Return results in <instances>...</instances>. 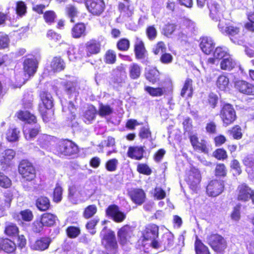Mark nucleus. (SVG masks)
Masks as SVG:
<instances>
[{
	"instance_id": "nucleus-8",
	"label": "nucleus",
	"mask_w": 254,
	"mask_h": 254,
	"mask_svg": "<svg viewBox=\"0 0 254 254\" xmlns=\"http://www.w3.org/2000/svg\"><path fill=\"white\" fill-rule=\"evenodd\" d=\"M85 6L87 11L94 16L101 15L106 7L104 0H86Z\"/></svg>"
},
{
	"instance_id": "nucleus-53",
	"label": "nucleus",
	"mask_w": 254,
	"mask_h": 254,
	"mask_svg": "<svg viewBox=\"0 0 254 254\" xmlns=\"http://www.w3.org/2000/svg\"><path fill=\"white\" fill-rule=\"evenodd\" d=\"M67 236L70 239H74L77 237L80 234V229L79 227L69 226L65 230Z\"/></svg>"
},
{
	"instance_id": "nucleus-28",
	"label": "nucleus",
	"mask_w": 254,
	"mask_h": 254,
	"mask_svg": "<svg viewBox=\"0 0 254 254\" xmlns=\"http://www.w3.org/2000/svg\"><path fill=\"white\" fill-rule=\"evenodd\" d=\"M192 84V80L191 78H187L181 90V96L187 98H191L193 92Z\"/></svg>"
},
{
	"instance_id": "nucleus-2",
	"label": "nucleus",
	"mask_w": 254,
	"mask_h": 254,
	"mask_svg": "<svg viewBox=\"0 0 254 254\" xmlns=\"http://www.w3.org/2000/svg\"><path fill=\"white\" fill-rule=\"evenodd\" d=\"M79 152V146L69 138H62L59 140L54 149V154L61 158H74L78 156Z\"/></svg>"
},
{
	"instance_id": "nucleus-5",
	"label": "nucleus",
	"mask_w": 254,
	"mask_h": 254,
	"mask_svg": "<svg viewBox=\"0 0 254 254\" xmlns=\"http://www.w3.org/2000/svg\"><path fill=\"white\" fill-rule=\"evenodd\" d=\"M206 240L207 244L215 252L223 253L227 247V243L225 239L217 233L208 235Z\"/></svg>"
},
{
	"instance_id": "nucleus-48",
	"label": "nucleus",
	"mask_w": 254,
	"mask_h": 254,
	"mask_svg": "<svg viewBox=\"0 0 254 254\" xmlns=\"http://www.w3.org/2000/svg\"><path fill=\"white\" fill-rule=\"evenodd\" d=\"M97 111L93 105H89L84 113L83 117L87 121L90 122L95 119Z\"/></svg>"
},
{
	"instance_id": "nucleus-9",
	"label": "nucleus",
	"mask_w": 254,
	"mask_h": 254,
	"mask_svg": "<svg viewBox=\"0 0 254 254\" xmlns=\"http://www.w3.org/2000/svg\"><path fill=\"white\" fill-rule=\"evenodd\" d=\"M189 138L194 151L204 154H207L209 152V147L207 142L205 139H201L200 140L196 134H190Z\"/></svg>"
},
{
	"instance_id": "nucleus-36",
	"label": "nucleus",
	"mask_w": 254,
	"mask_h": 254,
	"mask_svg": "<svg viewBox=\"0 0 254 254\" xmlns=\"http://www.w3.org/2000/svg\"><path fill=\"white\" fill-rule=\"evenodd\" d=\"M227 134L233 139L240 140L243 137L242 128L240 126L235 125L226 131Z\"/></svg>"
},
{
	"instance_id": "nucleus-12",
	"label": "nucleus",
	"mask_w": 254,
	"mask_h": 254,
	"mask_svg": "<svg viewBox=\"0 0 254 254\" xmlns=\"http://www.w3.org/2000/svg\"><path fill=\"white\" fill-rule=\"evenodd\" d=\"M133 51L137 60L145 59L147 56V51L143 40L138 37H136L133 44Z\"/></svg>"
},
{
	"instance_id": "nucleus-34",
	"label": "nucleus",
	"mask_w": 254,
	"mask_h": 254,
	"mask_svg": "<svg viewBox=\"0 0 254 254\" xmlns=\"http://www.w3.org/2000/svg\"><path fill=\"white\" fill-rule=\"evenodd\" d=\"M51 67L54 72H60L64 69L65 63L60 56L53 58L51 63Z\"/></svg>"
},
{
	"instance_id": "nucleus-3",
	"label": "nucleus",
	"mask_w": 254,
	"mask_h": 254,
	"mask_svg": "<svg viewBox=\"0 0 254 254\" xmlns=\"http://www.w3.org/2000/svg\"><path fill=\"white\" fill-rule=\"evenodd\" d=\"M219 116L224 127L232 125L237 119L236 111L233 106L228 103H225L221 106Z\"/></svg>"
},
{
	"instance_id": "nucleus-55",
	"label": "nucleus",
	"mask_w": 254,
	"mask_h": 254,
	"mask_svg": "<svg viewBox=\"0 0 254 254\" xmlns=\"http://www.w3.org/2000/svg\"><path fill=\"white\" fill-rule=\"evenodd\" d=\"M138 136L141 140L148 139L151 138L152 132L149 126L142 127L139 130Z\"/></svg>"
},
{
	"instance_id": "nucleus-14",
	"label": "nucleus",
	"mask_w": 254,
	"mask_h": 254,
	"mask_svg": "<svg viewBox=\"0 0 254 254\" xmlns=\"http://www.w3.org/2000/svg\"><path fill=\"white\" fill-rule=\"evenodd\" d=\"M127 195L132 201L136 205H140L146 200V194L140 188H134L127 191Z\"/></svg>"
},
{
	"instance_id": "nucleus-39",
	"label": "nucleus",
	"mask_w": 254,
	"mask_h": 254,
	"mask_svg": "<svg viewBox=\"0 0 254 254\" xmlns=\"http://www.w3.org/2000/svg\"><path fill=\"white\" fill-rule=\"evenodd\" d=\"M144 91L150 96L160 97L163 96L165 92L164 87H152L150 86H145L144 87Z\"/></svg>"
},
{
	"instance_id": "nucleus-10",
	"label": "nucleus",
	"mask_w": 254,
	"mask_h": 254,
	"mask_svg": "<svg viewBox=\"0 0 254 254\" xmlns=\"http://www.w3.org/2000/svg\"><path fill=\"white\" fill-rule=\"evenodd\" d=\"M253 189L247 184L242 183L238 185L235 190L236 199L238 201L247 202L250 200V197Z\"/></svg>"
},
{
	"instance_id": "nucleus-27",
	"label": "nucleus",
	"mask_w": 254,
	"mask_h": 254,
	"mask_svg": "<svg viewBox=\"0 0 254 254\" xmlns=\"http://www.w3.org/2000/svg\"><path fill=\"white\" fill-rule=\"evenodd\" d=\"M64 92L69 97L73 95L77 96L78 95L77 82L75 81L66 80L62 83Z\"/></svg>"
},
{
	"instance_id": "nucleus-59",
	"label": "nucleus",
	"mask_w": 254,
	"mask_h": 254,
	"mask_svg": "<svg viewBox=\"0 0 254 254\" xmlns=\"http://www.w3.org/2000/svg\"><path fill=\"white\" fill-rule=\"evenodd\" d=\"M138 173L146 176L150 175L152 171L149 166L146 163H139L136 168Z\"/></svg>"
},
{
	"instance_id": "nucleus-22",
	"label": "nucleus",
	"mask_w": 254,
	"mask_h": 254,
	"mask_svg": "<svg viewBox=\"0 0 254 254\" xmlns=\"http://www.w3.org/2000/svg\"><path fill=\"white\" fill-rule=\"evenodd\" d=\"M207 6L209 10V16L215 21H220L222 16V11L220 5L214 1L208 2Z\"/></svg>"
},
{
	"instance_id": "nucleus-13",
	"label": "nucleus",
	"mask_w": 254,
	"mask_h": 254,
	"mask_svg": "<svg viewBox=\"0 0 254 254\" xmlns=\"http://www.w3.org/2000/svg\"><path fill=\"white\" fill-rule=\"evenodd\" d=\"M234 87L242 94L254 96V84L246 80H239L235 82Z\"/></svg>"
},
{
	"instance_id": "nucleus-21",
	"label": "nucleus",
	"mask_w": 254,
	"mask_h": 254,
	"mask_svg": "<svg viewBox=\"0 0 254 254\" xmlns=\"http://www.w3.org/2000/svg\"><path fill=\"white\" fill-rule=\"evenodd\" d=\"M134 230L133 227L129 224H125L119 229L117 235L120 243L124 244L130 238Z\"/></svg>"
},
{
	"instance_id": "nucleus-56",
	"label": "nucleus",
	"mask_w": 254,
	"mask_h": 254,
	"mask_svg": "<svg viewBox=\"0 0 254 254\" xmlns=\"http://www.w3.org/2000/svg\"><path fill=\"white\" fill-rule=\"evenodd\" d=\"M166 51V46L164 42L159 41L154 46L152 52L155 55L162 54Z\"/></svg>"
},
{
	"instance_id": "nucleus-15",
	"label": "nucleus",
	"mask_w": 254,
	"mask_h": 254,
	"mask_svg": "<svg viewBox=\"0 0 254 254\" xmlns=\"http://www.w3.org/2000/svg\"><path fill=\"white\" fill-rule=\"evenodd\" d=\"M159 236V226L155 224L149 223L145 226L142 232L143 241L156 239Z\"/></svg>"
},
{
	"instance_id": "nucleus-35",
	"label": "nucleus",
	"mask_w": 254,
	"mask_h": 254,
	"mask_svg": "<svg viewBox=\"0 0 254 254\" xmlns=\"http://www.w3.org/2000/svg\"><path fill=\"white\" fill-rule=\"evenodd\" d=\"M127 214L125 212L120 211L119 207L112 204V220L117 223H121L126 219Z\"/></svg>"
},
{
	"instance_id": "nucleus-49",
	"label": "nucleus",
	"mask_w": 254,
	"mask_h": 254,
	"mask_svg": "<svg viewBox=\"0 0 254 254\" xmlns=\"http://www.w3.org/2000/svg\"><path fill=\"white\" fill-rule=\"evenodd\" d=\"M227 175V169L222 163L217 164L214 169V175L219 178H225Z\"/></svg>"
},
{
	"instance_id": "nucleus-30",
	"label": "nucleus",
	"mask_w": 254,
	"mask_h": 254,
	"mask_svg": "<svg viewBox=\"0 0 254 254\" xmlns=\"http://www.w3.org/2000/svg\"><path fill=\"white\" fill-rule=\"evenodd\" d=\"M35 206L40 211H46L51 207V202L49 198L45 195L38 196L35 200Z\"/></svg>"
},
{
	"instance_id": "nucleus-26",
	"label": "nucleus",
	"mask_w": 254,
	"mask_h": 254,
	"mask_svg": "<svg viewBox=\"0 0 254 254\" xmlns=\"http://www.w3.org/2000/svg\"><path fill=\"white\" fill-rule=\"evenodd\" d=\"M17 118L29 124H35L37 122L36 116L28 111L19 110L16 113Z\"/></svg>"
},
{
	"instance_id": "nucleus-25",
	"label": "nucleus",
	"mask_w": 254,
	"mask_h": 254,
	"mask_svg": "<svg viewBox=\"0 0 254 254\" xmlns=\"http://www.w3.org/2000/svg\"><path fill=\"white\" fill-rule=\"evenodd\" d=\"M34 126L24 127L23 132L25 138L27 140H31L35 138L41 131V126L39 124H35Z\"/></svg>"
},
{
	"instance_id": "nucleus-54",
	"label": "nucleus",
	"mask_w": 254,
	"mask_h": 254,
	"mask_svg": "<svg viewBox=\"0 0 254 254\" xmlns=\"http://www.w3.org/2000/svg\"><path fill=\"white\" fill-rule=\"evenodd\" d=\"M51 140L50 136L43 134L37 139L38 144L42 148H46L51 145Z\"/></svg>"
},
{
	"instance_id": "nucleus-6",
	"label": "nucleus",
	"mask_w": 254,
	"mask_h": 254,
	"mask_svg": "<svg viewBox=\"0 0 254 254\" xmlns=\"http://www.w3.org/2000/svg\"><path fill=\"white\" fill-rule=\"evenodd\" d=\"M201 180L200 171L194 167H191L186 181L190 189L194 191L199 188Z\"/></svg>"
},
{
	"instance_id": "nucleus-20",
	"label": "nucleus",
	"mask_w": 254,
	"mask_h": 254,
	"mask_svg": "<svg viewBox=\"0 0 254 254\" xmlns=\"http://www.w3.org/2000/svg\"><path fill=\"white\" fill-rule=\"evenodd\" d=\"M52 242L51 239L48 236L38 238L34 243L32 244L30 248L33 250L43 251L48 249Z\"/></svg>"
},
{
	"instance_id": "nucleus-57",
	"label": "nucleus",
	"mask_w": 254,
	"mask_h": 254,
	"mask_svg": "<svg viewBox=\"0 0 254 254\" xmlns=\"http://www.w3.org/2000/svg\"><path fill=\"white\" fill-rule=\"evenodd\" d=\"M27 6L25 3L21 0L16 3L15 11L17 15L20 17L24 16L27 12Z\"/></svg>"
},
{
	"instance_id": "nucleus-40",
	"label": "nucleus",
	"mask_w": 254,
	"mask_h": 254,
	"mask_svg": "<svg viewBox=\"0 0 254 254\" xmlns=\"http://www.w3.org/2000/svg\"><path fill=\"white\" fill-rule=\"evenodd\" d=\"M57 216L51 213H44L41 216V220L44 226L51 227L56 223Z\"/></svg>"
},
{
	"instance_id": "nucleus-29",
	"label": "nucleus",
	"mask_w": 254,
	"mask_h": 254,
	"mask_svg": "<svg viewBox=\"0 0 254 254\" xmlns=\"http://www.w3.org/2000/svg\"><path fill=\"white\" fill-rule=\"evenodd\" d=\"M19 233V228L15 223L9 222L5 223L3 233L8 238H15L18 236Z\"/></svg>"
},
{
	"instance_id": "nucleus-45",
	"label": "nucleus",
	"mask_w": 254,
	"mask_h": 254,
	"mask_svg": "<svg viewBox=\"0 0 254 254\" xmlns=\"http://www.w3.org/2000/svg\"><path fill=\"white\" fill-rule=\"evenodd\" d=\"M97 207L95 204L88 205L84 208L82 212V216L85 219H90L97 213Z\"/></svg>"
},
{
	"instance_id": "nucleus-44",
	"label": "nucleus",
	"mask_w": 254,
	"mask_h": 254,
	"mask_svg": "<svg viewBox=\"0 0 254 254\" xmlns=\"http://www.w3.org/2000/svg\"><path fill=\"white\" fill-rule=\"evenodd\" d=\"M229 84V79L223 74L218 76L216 81V85L221 91H225L228 88Z\"/></svg>"
},
{
	"instance_id": "nucleus-16",
	"label": "nucleus",
	"mask_w": 254,
	"mask_h": 254,
	"mask_svg": "<svg viewBox=\"0 0 254 254\" xmlns=\"http://www.w3.org/2000/svg\"><path fill=\"white\" fill-rule=\"evenodd\" d=\"M215 46L214 40L210 37L202 36L199 39V48L205 55H210L213 51Z\"/></svg>"
},
{
	"instance_id": "nucleus-60",
	"label": "nucleus",
	"mask_w": 254,
	"mask_h": 254,
	"mask_svg": "<svg viewBox=\"0 0 254 254\" xmlns=\"http://www.w3.org/2000/svg\"><path fill=\"white\" fill-rule=\"evenodd\" d=\"M229 55V54L222 47H217L213 52V56L217 60H222Z\"/></svg>"
},
{
	"instance_id": "nucleus-17",
	"label": "nucleus",
	"mask_w": 254,
	"mask_h": 254,
	"mask_svg": "<svg viewBox=\"0 0 254 254\" xmlns=\"http://www.w3.org/2000/svg\"><path fill=\"white\" fill-rule=\"evenodd\" d=\"M17 249L15 243L8 238L0 237V252L8 254H15Z\"/></svg>"
},
{
	"instance_id": "nucleus-50",
	"label": "nucleus",
	"mask_w": 254,
	"mask_h": 254,
	"mask_svg": "<svg viewBox=\"0 0 254 254\" xmlns=\"http://www.w3.org/2000/svg\"><path fill=\"white\" fill-rule=\"evenodd\" d=\"M118 9L121 14L124 15L130 16L133 12L132 8H131L130 5L126 4L123 2H119L118 5Z\"/></svg>"
},
{
	"instance_id": "nucleus-46",
	"label": "nucleus",
	"mask_w": 254,
	"mask_h": 254,
	"mask_svg": "<svg viewBox=\"0 0 254 254\" xmlns=\"http://www.w3.org/2000/svg\"><path fill=\"white\" fill-rule=\"evenodd\" d=\"M63 189L62 187L59 184H57L53 190L52 196L53 202L55 203L61 202L63 199Z\"/></svg>"
},
{
	"instance_id": "nucleus-51",
	"label": "nucleus",
	"mask_w": 254,
	"mask_h": 254,
	"mask_svg": "<svg viewBox=\"0 0 254 254\" xmlns=\"http://www.w3.org/2000/svg\"><path fill=\"white\" fill-rule=\"evenodd\" d=\"M19 131L16 128H9L6 133V138L9 142H14L19 138Z\"/></svg>"
},
{
	"instance_id": "nucleus-23",
	"label": "nucleus",
	"mask_w": 254,
	"mask_h": 254,
	"mask_svg": "<svg viewBox=\"0 0 254 254\" xmlns=\"http://www.w3.org/2000/svg\"><path fill=\"white\" fill-rule=\"evenodd\" d=\"M144 147L142 146H133L128 147L127 155L128 157L136 160H140L144 157Z\"/></svg>"
},
{
	"instance_id": "nucleus-42",
	"label": "nucleus",
	"mask_w": 254,
	"mask_h": 254,
	"mask_svg": "<svg viewBox=\"0 0 254 254\" xmlns=\"http://www.w3.org/2000/svg\"><path fill=\"white\" fill-rule=\"evenodd\" d=\"M128 72L130 79L133 80L137 79L141 75V68L137 64L132 63L129 67Z\"/></svg>"
},
{
	"instance_id": "nucleus-18",
	"label": "nucleus",
	"mask_w": 254,
	"mask_h": 254,
	"mask_svg": "<svg viewBox=\"0 0 254 254\" xmlns=\"http://www.w3.org/2000/svg\"><path fill=\"white\" fill-rule=\"evenodd\" d=\"M101 42L95 39L88 41L85 45L86 57H90L99 54L101 51Z\"/></svg>"
},
{
	"instance_id": "nucleus-24",
	"label": "nucleus",
	"mask_w": 254,
	"mask_h": 254,
	"mask_svg": "<svg viewBox=\"0 0 254 254\" xmlns=\"http://www.w3.org/2000/svg\"><path fill=\"white\" fill-rule=\"evenodd\" d=\"M71 35L73 38L79 39L86 35V26L83 22H77L71 29Z\"/></svg>"
},
{
	"instance_id": "nucleus-43",
	"label": "nucleus",
	"mask_w": 254,
	"mask_h": 254,
	"mask_svg": "<svg viewBox=\"0 0 254 254\" xmlns=\"http://www.w3.org/2000/svg\"><path fill=\"white\" fill-rule=\"evenodd\" d=\"M107 227L104 226L101 232L103 235L101 243L105 248L109 249L111 248V232L107 233Z\"/></svg>"
},
{
	"instance_id": "nucleus-58",
	"label": "nucleus",
	"mask_w": 254,
	"mask_h": 254,
	"mask_svg": "<svg viewBox=\"0 0 254 254\" xmlns=\"http://www.w3.org/2000/svg\"><path fill=\"white\" fill-rule=\"evenodd\" d=\"M145 34L148 40L150 41L154 40L157 36V30L155 25L148 26L145 30Z\"/></svg>"
},
{
	"instance_id": "nucleus-41",
	"label": "nucleus",
	"mask_w": 254,
	"mask_h": 254,
	"mask_svg": "<svg viewBox=\"0 0 254 254\" xmlns=\"http://www.w3.org/2000/svg\"><path fill=\"white\" fill-rule=\"evenodd\" d=\"M38 111L41 116L43 121L45 123H48L55 119V113L52 108L40 109Z\"/></svg>"
},
{
	"instance_id": "nucleus-47",
	"label": "nucleus",
	"mask_w": 254,
	"mask_h": 254,
	"mask_svg": "<svg viewBox=\"0 0 254 254\" xmlns=\"http://www.w3.org/2000/svg\"><path fill=\"white\" fill-rule=\"evenodd\" d=\"M177 25L175 23L168 22L165 24L162 29V33L166 37H170L177 30Z\"/></svg>"
},
{
	"instance_id": "nucleus-19",
	"label": "nucleus",
	"mask_w": 254,
	"mask_h": 254,
	"mask_svg": "<svg viewBox=\"0 0 254 254\" xmlns=\"http://www.w3.org/2000/svg\"><path fill=\"white\" fill-rule=\"evenodd\" d=\"M39 96L41 102L38 105V109L52 108L54 106L53 98L51 93L47 91H40Z\"/></svg>"
},
{
	"instance_id": "nucleus-37",
	"label": "nucleus",
	"mask_w": 254,
	"mask_h": 254,
	"mask_svg": "<svg viewBox=\"0 0 254 254\" xmlns=\"http://www.w3.org/2000/svg\"><path fill=\"white\" fill-rule=\"evenodd\" d=\"M236 63L229 55L222 59L220 64V68L222 70L230 71L235 68Z\"/></svg>"
},
{
	"instance_id": "nucleus-38",
	"label": "nucleus",
	"mask_w": 254,
	"mask_h": 254,
	"mask_svg": "<svg viewBox=\"0 0 254 254\" xmlns=\"http://www.w3.org/2000/svg\"><path fill=\"white\" fill-rule=\"evenodd\" d=\"M194 246L195 254H211L208 248L197 236L195 237Z\"/></svg>"
},
{
	"instance_id": "nucleus-7",
	"label": "nucleus",
	"mask_w": 254,
	"mask_h": 254,
	"mask_svg": "<svg viewBox=\"0 0 254 254\" xmlns=\"http://www.w3.org/2000/svg\"><path fill=\"white\" fill-rule=\"evenodd\" d=\"M224 188L223 181L213 179L208 183L206 187V192L209 196L216 197L223 192Z\"/></svg>"
},
{
	"instance_id": "nucleus-4",
	"label": "nucleus",
	"mask_w": 254,
	"mask_h": 254,
	"mask_svg": "<svg viewBox=\"0 0 254 254\" xmlns=\"http://www.w3.org/2000/svg\"><path fill=\"white\" fill-rule=\"evenodd\" d=\"M18 171L22 179L26 182H31L36 176V169L33 164L27 159L22 160L19 163Z\"/></svg>"
},
{
	"instance_id": "nucleus-11",
	"label": "nucleus",
	"mask_w": 254,
	"mask_h": 254,
	"mask_svg": "<svg viewBox=\"0 0 254 254\" xmlns=\"http://www.w3.org/2000/svg\"><path fill=\"white\" fill-rule=\"evenodd\" d=\"M38 67V62L36 58H26L23 63V70L25 75L28 78L34 76Z\"/></svg>"
},
{
	"instance_id": "nucleus-52",
	"label": "nucleus",
	"mask_w": 254,
	"mask_h": 254,
	"mask_svg": "<svg viewBox=\"0 0 254 254\" xmlns=\"http://www.w3.org/2000/svg\"><path fill=\"white\" fill-rule=\"evenodd\" d=\"M213 156L218 160H225L228 158L227 152L223 148H219L215 149L213 153Z\"/></svg>"
},
{
	"instance_id": "nucleus-63",
	"label": "nucleus",
	"mask_w": 254,
	"mask_h": 254,
	"mask_svg": "<svg viewBox=\"0 0 254 254\" xmlns=\"http://www.w3.org/2000/svg\"><path fill=\"white\" fill-rule=\"evenodd\" d=\"M56 17V13L53 10H47L43 14V18L45 22L49 24L54 23Z\"/></svg>"
},
{
	"instance_id": "nucleus-62",
	"label": "nucleus",
	"mask_w": 254,
	"mask_h": 254,
	"mask_svg": "<svg viewBox=\"0 0 254 254\" xmlns=\"http://www.w3.org/2000/svg\"><path fill=\"white\" fill-rule=\"evenodd\" d=\"M65 13L70 18V21L74 22L73 18L75 17L78 13L77 8L72 4H69L65 8Z\"/></svg>"
},
{
	"instance_id": "nucleus-32",
	"label": "nucleus",
	"mask_w": 254,
	"mask_h": 254,
	"mask_svg": "<svg viewBox=\"0 0 254 254\" xmlns=\"http://www.w3.org/2000/svg\"><path fill=\"white\" fill-rule=\"evenodd\" d=\"M160 72L156 67L149 68L145 72L144 76L147 80L153 84L160 80Z\"/></svg>"
},
{
	"instance_id": "nucleus-33",
	"label": "nucleus",
	"mask_w": 254,
	"mask_h": 254,
	"mask_svg": "<svg viewBox=\"0 0 254 254\" xmlns=\"http://www.w3.org/2000/svg\"><path fill=\"white\" fill-rule=\"evenodd\" d=\"M174 244V235L168 232L164 233L161 240V245H162L165 250H169L172 248Z\"/></svg>"
},
{
	"instance_id": "nucleus-31",
	"label": "nucleus",
	"mask_w": 254,
	"mask_h": 254,
	"mask_svg": "<svg viewBox=\"0 0 254 254\" xmlns=\"http://www.w3.org/2000/svg\"><path fill=\"white\" fill-rule=\"evenodd\" d=\"M15 155V151L11 149H5L0 153V165H8L10 161L13 159Z\"/></svg>"
},
{
	"instance_id": "nucleus-64",
	"label": "nucleus",
	"mask_w": 254,
	"mask_h": 254,
	"mask_svg": "<svg viewBox=\"0 0 254 254\" xmlns=\"http://www.w3.org/2000/svg\"><path fill=\"white\" fill-rule=\"evenodd\" d=\"M44 224L40 220H35L31 225V230L35 234L41 233L44 229Z\"/></svg>"
},
{
	"instance_id": "nucleus-61",
	"label": "nucleus",
	"mask_w": 254,
	"mask_h": 254,
	"mask_svg": "<svg viewBox=\"0 0 254 254\" xmlns=\"http://www.w3.org/2000/svg\"><path fill=\"white\" fill-rule=\"evenodd\" d=\"M117 47L121 51H127L130 47V42L127 38H121L118 41Z\"/></svg>"
},
{
	"instance_id": "nucleus-1",
	"label": "nucleus",
	"mask_w": 254,
	"mask_h": 254,
	"mask_svg": "<svg viewBox=\"0 0 254 254\" xmlns=\"http://www.w3.org/2000/svg\"><path fill=\"white\" fill-rule=\"evenodd\" d=\"M241 23L233 21L219 22L218 28L221 33L229 38L230 41L237 45H242L245 43L241 31Z\"/></svg>"
}]
</instances>
